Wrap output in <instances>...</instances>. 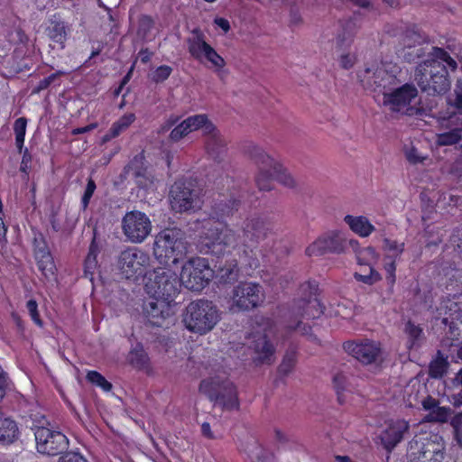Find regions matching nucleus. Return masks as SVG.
<instances>
[{"mask_svg": "<svg viewBox=\"0 0 462 462\" xmlns=\"http://www.w3.org/2000/svg\"><path fill=\"white\" fill-rule=\"evenodd\" d=\"M271 231V225L263 217H247L242 226L243 235L236 233L228 225L212 226L205 232V254L220 257L237 248L240 260L250 268H257V247Z\"/></svg>", "mask_w": 462, "mask_h": 462, "instance_id": "f257e3e1", "label": "nucleus"}, {"mask_svg": "<svg viewBox=\"0 0 462 462\" xmlns=\"http://www.w3.org/2000/svg\"><path fill=\"white\" fill-rule=\"evenodd\" d=\"M414 80L420 90L429 96H441L450 89L447 67L437 60H425L414 71Z\"/></svg>", "mask_w": 462, "mask_h": 462, "instance_id": "f03ea898", "label": "nucleus"}, {"mask_svg": "<svg viewBox=\"0 0 462 462\" xmlns=\"http://www.w3.org/2000/svg\"><path fill=\"white\" fill-rule=\"evenodd\" d=\"M199 391L215 405L224 410L230 411L239 407L236 388L224 375L217 374L203 379L199 383Z\"/></svg>", "mask_w": 462, "mask_h": 462, "instance_id": "7ed1b4c3", "label": "nucleus"}, {"mask_svg": "<svg viewBox=\"0 0 462 462\" xmlns=\"http://www.w3.org/2000/svg\"><path fill=\"white\" fill-rule=\"evenodd\" d=\"M186 253V242L180 230L167 228L156 236L153 254L162 264H176Z\"/></svg>", "mask_w": 462, "mask_h": 462, "instance_id": "20e7f679", "label": "nucleus"}, {"mask_svg": "<svg viewBox=\"0 0 462 462\" xmlns=\"http://www.w3.org/2000/svg\"><path fill=\"white\" fill-rule=\"evenodd\" d=\"M218 319L217 307L211 301L200 299L186 307L183 322L189 331L203 335L213 329Z\"/></svg>", "mask_w": 462, "mask_h": 462, "instance_id": "39448f33", "label": "nucleus"}, {"mask_svg": "<svg viewBox=\"0 0 462 462\" xmlns=\"http://www.w3.org/2000/svg\"><path fill=\"white\" fill-rule=\"evenodd\" d=\"M180 288V277L171 269L157 268L146 276L145 291L150 297L172 302Z\"/></svg>", "mask_w": 462, "mask_h": 462, "instance_id": "423d86ee", "label": "nucleus"}, {"mask_svg": "<svg viewBox=\"0 0 462 462\" xmlns=\"http://www.w3.org/2000/svg\"><path fill=\"white\" fill-rule=\"evenodd\" d=\"M170 202L172 209L180 213L200 208L202 189L196 180H178L171 188Z\"/></svg>", "mask_w": 462, "mask_h": 462, "instance_id": "0eeeda50", "label": "nucleus"}, {"mask_svg": "<svg viewBox=\"0 0 462 462\" xmlns=\"http://www.w3.org/2000/svg\"><path fill=\"white\" fill-rule=\"evenodd\" d=\"M407 462H441L444 458V444L441 437L415 436L408 444Z\"/></svg>", "mask_w": 462, "mask_h": 462, "instance_id": "6e6552de", "label": "nucleus"}, {"mask_svg": "<svg viewBox=\"0 0 462 462\" xmlns=\"http://www.w3.org/2000/svg\"><path fill=\"white\" fill-rule=\"evenodd\" d=\"M212 277L213 271L208 260L202 257H192L182 265L180 280L181 285L188 290L200 291L208 284Z\"/></svg>", "mask_w": 462, "mask_h": 462, "instance_id": "1a4fd4ad", "label": "nucleus"}, {"mask_svg": "<svg viewBox=\"0 0 462 462\" xmlns=\"http://www.w3.org/2000/svg\"><path fill=\"white\" fill-rule=\"evenodd\" d=\"M264 299V291L259 283L242 282L232 290L230 310L233 311H249L260 306Z\"/></svg>", "mask_w": 462, "mask_h": 462, "instance_id": "9d476101", "label": "nucleus"}, {"mask_svg": "<svg viewBox=\"0 0 462 462\" xmlns=\"http://www.w3.org/2000/svg\"><path fill=\"white\" fill-rule=\"evenodd\" d=\"M418 89L413 84L406 83L392 92H383V103L393 112L412 116L416 113L415 100Z\"/></svg>", "mask_w": 462, "mask_h": 462, "instance_id": "9b49d317", "label": "nucleus"}, {"mask_svg": "<svg viewBox=\"0 0 462 462\" xmlns=\"http://www.w3.org/2000/svg\"><path fill=\"white\" fill-rule=\"evenodd\" d=\"M150 255L137 247H128L122 251L118 257V266L126 279L147 276L150 265Z\"/></svg>", "mask_w": 462, "mask_h": 462, "instance_id": "f8f14e48", "label": "nucleus"}, {"mask_svg": "<svg viewBox=\"0 0 462 462\" xmlns=\"http://www.w3.org/2000/svg\"><path fill=\"white\" fill-rule=\"evenodd\" d=\"M34 436L39 453L57 456L62 454L69 448V439L62 432L43 425L35 426Z\"/></svg>", "mask_w": 462, "mask_h": 462, "instance_id": "ddd939ff", "label": "nucleus"}, {"mask_svg": "<svg viewBox=\"0 0 462 462\" xmlns=\"http://www.w3.org/2000/svg\"><path fill=\"white\" fill-rule=\"evenodd\" d=\"M347 245L356 250L358 242L354 239H346L341 233L330 232L319 236L310 244L306 248V254L318 256L325 254H340L346 250Z\"/></svg>", "mask_w": 462, "mask_h": 462, "instance_id": "4468645a", "label": "nucleus"}, {"mask_svg": "<svg viewBox=\"0 0 462 462\" xmlns=\"http://www.w3.org/2000/svg\"><path fill=\"white\" fill-rule=\"evenodd\" d=\"M122 230L127 240L140 244L150 235L152 222L143 212L133 210L124 216Z\"/></svg>", "mask_w": 462, "mask_h": 462, "instance_id": "2eb2a0df", "label": "nucleus"}, {"mask_svg": "<svg viewBox=\"0 0 462 462\" xmlns=\"http://www.w3.org/2000/svg\"><path fill=\"white\" fill-rule=\"evenodd\" d=\"M343 347L363 365H379L383 360L380 344L373 340L346 342Z\"/></svg>", "mask_w": 462, "mask_h": 462, "instance_id": "dca6fc26", "label": "nucleus"}, {"mask_svg": "<svg viewBox=\"0 0 462 462\" xmlns=\"http://www.w3.org/2000/svg\"><path fill=\"white\" fill-rule=\"evenodd\" d=\"M245 152L254 163H267L272 168L274 180H277L287 187H293L295 185V181L291 174L288 173L280 163L271 158L261 147L254 143H249L245 146Z\"/></svg>", "mask_w": 462, "mask_h": 462, "instance_id": "f3484780", "label": "nucleus"}, {"mask_svg": "<svg viewBox=\"0 0 462 462\" xmlns=\"http://www.w3.org/2000/svg\"><path fill=\"white\" fill-rule=\"evenodd\" d=\"M171 301L150 297L143 304V314L152 326L162 327L168 318L172 315Z\"/></svg>", "mask_w": 462, "mask_h": 462, "instance_id": "a211bd4d", "label": "nucleus"}, {"mask_svg": "<svg viewBox=\"0 0 462 462\" xmlns=\"http://www.w3.org/2000/svg\"><path fill=\"white\" fill-rule=\"evenodd\" d=\"M358 77L365 88L383 95L386 92L387 86L393 81V76L383 68H367Z\"/></svg>", "mask_w": 462, "mask_h": 462, "instance_id": "6ab92c4d", "label": "nucleus"}, {"mask_svg": "<svg viewBox=\"0 0 462 462\" xmlns=\"http://www.w3.org/2000/svg\"><path fill=\"white\" fill-rule=\"evenodd\" d=\"M121 176L125 179L131 178L141 189H148L152 184L151 175L144 165V157L136 155L123 170Z\"/></svg>", "mask_w": 462, "mask_h": 462, "instance_id": "aec40b11", "label": "nucleus"}, {"mask_svg": "<svg viewBox=\"0 0 462 462\" xmlns=\"http://www.w3.org/2000/svg\"><path fill=\"white\" fill-rule=\"evenodd\" d=\"M409 422L404 420L391 421L380 435L384 448L388 451L393 449L402 440L403 435L409 430Z\"/></svg>", "mask_w": 462, "mask_h": 462, "instance_id": "412c9836", "label": "nucleus"}, {"mask_svg": "<svg viewBox=\"0 0 462 462\" xmlns=\"http://www.w3.org/2000/svg\"><path fill=\"white\" fill-rule=\"evenodd\" d=\"M240 208V200L234 198H226L219 196L215 199L211 208L210 216L212 218L217 219L220 224L218 227L224 226L222 223L227 217H232Z\"/></svg>", "mask_w": 462, "mask_h": 462, "instance_id": "4be33fe9", "label": "nucleus"}, {"mask_svg": "<svg viewBox=\"0 0 462 462\" xmlns=\"http://www.w3.org/2000/svg\"><path fill=\"white\" fill-rule=\"evenodd\" d=\"M226 140L217 127L205 136V148L208 157L217 163L224 161L226 154Z\"/></svg>", "mask_w": 462, "mask_h": 462, "instance_id": "5701e85b", "label": "nucleus"}, {"mask_svg": "<svg viewBox=\"0 0 462 462\" xmlns=\"http://www.w3.org/2000/svg\"><path fill=\"white\" fill-rule=\"evenodd\" d=\"M69 31V26L63 21L60 14H54L49 17L45 32L52 42L60 44L62 48L67 40Z\"/></svg>", "mask_w": 462, "mask_h": 462, "instance_id": "b1692460", "label": "nucleus"}, {"mask_svg": "<svg viewBox=\"0 0 462 462\" xmlns=\"http://www.w3.org/2000/svg\"><path fill=\"white\" fill-rule=\"evenodd\" d=\"M250 347L257 355L256 360L260 363L271 364L273 361L274 347L264 334H255L250 343Z\"/></svg>", "mask_w": 462, "mask_h": 462, "instance_id": "393cba45", "label": "nucleus"}, {"mask_svg": "<svg viewBox=\"0 0 462 462\" xmlns=\"http://www.w3.org/2000/svg\"><path fill=\"white\" fill-rule=\"evenodd\" d=\"M323 313L322 306L317 298L300 300L294 307L293 314L297 318L300 316L303 319H316Z\"/></svg>", "mask_w": 462, "mask_h": 462, "instance_id": "a878e982", "label": "nucleus"}, {"mask_svg": "<svg viewBox=\"0 0 462 462\" xmlns=\"http://www.w3.org/2000/svg\"><path fill=\"white\" fill-rule=\"evenodd\" d=\"M19 434L16 421L12 417L0 411V442L3 444L14 443L18 439Z\"/></svg>", "mask_w": 462, "mask_h": 462, "instance_id": "bb28decb", "label": "nucleus"}, {"mask_svg": "<svg viewBox=\"0 0 462 462\" xmlns=\"http://www.w3.org/2000/svg\"><path fill=\"white\" fill-rule=\"evenodd\" d=\"M191 34L187 39L189 52L194 59L201 60L203 54L210 45L206 42L205 35L200 29L195 28Z\"/></svg>", "mask_w": 462, "mask_h": 462, "instance_id": "cd10ccee", "label": "nucleus"}, {"mask_svg": "<svg viewBox=\"0 0 462 462\" xmlns=\"http://www.w3.org/2000/svg\"><path fill=\"white\" fill-rule=\"evenodd\" d=\"M344 221L349 226L353 232L362 237L368 236L374 230V226L363 216L354 217L346 215L344 217Z\"/></svg>", "mask_w": 462, "mask_h": 462, "instance_id": "c85d7f7f", "label": "nucleus"}, {"mask_svg": "<svg viewBox=\"0 0 462 462\" xmlns=\"http://www.w3.org/2000/svg\"><path fill=\"white\" fill-rule=\"evenodd\" d=\"M184 122L189 133L201 129L204 136L212 133L216 127L204 114L189 116Z\"/></svg>", "mask_w": 462, "mask_h": 462, "instance_id": "c756f323", "label": "nucleus"}, {"mask_svg": "<svg viewBox=\"0 0 462 462\" xmlns=\"http://www.w3.org/2000/svg\"><path fill=\"white\" fill-rule=\"evenodd\" d=\"M244 450L247 454L251 462H273L272 457L255 439H250L246 442Z\"/></svg>", "mask_w": 462, "mask_h": 462, "instance_id": "7c9ffc66", "label": "nucleus"}, {"mask_svg": "<svg viewBox=\"0 0 462 462\" xmlns=\"http://www.w3.org/2000/svg\"><path fill=\"white\" fill-rule=\"evenodd\" d=\"M259 168V173L255 178L256 184L261 190L272 189L271 180H274L272 168L264 162L255 163Z\"/></svg>", "mask_w": 462, "mask_h": 462, "instance_id": "2f4dec72", "label": "nucleus"}, {"mask_svg": "<svg viewBox=\"0 0 462 462\" xmlns=\"http://www.w3.org/2000/svg\"><path fill=\"white\" fill-rule=\"evenodd\" d=\"M129 363L135 368L142 369L148 365L149 357L143 345L137 344L128 354Z\"/></svg>", "mask_w": 462, "mask_h": 462, "instance_id": "473e14b6", "label": "nucleus"}, {"mask_svg": "<svg viewBox=\"0 0 462 462\" xmlns=\"http://www.w3.org/2000/svg\"><path fill=\"white\" fill-rule=\"evenodd\" d=\"M135 120V115L134 113H128L119 118L118 121L113 124L109 133L106 134L105 139L115 138L118 136L122 132L126 130Z\"/></svg>", "mask_w": 462, "mask_h": 462, "instance_id": "72a5a7b5", "label": "nucleus"}, {"mask_svg": "<svg viewBox=\"0 0 462 462\" xmlns=\"http://www.w3.org/2000/svg\"><path fill=\"white\" fill-rule=\"evenodd\" d=\"M404 333L408 337V343L410 344V347L419 346L423 338L422 328L420 326L415 325L411 320H408L405 323Z\"/></svg>", "mask_w": 462, "mask_h": 462, "instance_id": "f704fd0d", "label": "nucleus"}, {"mask_svg": "<svg viewBox=\"0 0 462 462\" xmlns=\"http://www.w3.org/2000/svg\"><path fill=\"white\" fill-rule=\"evenodd\" d=\"M462 129L455 128L448 132L437 134V143L440 146L453 145L461 142L462 143Z\"/></svg>", "mask_w": 462, "mask_h": 462, "instance_id": "c9c22d12", "label": "nucleus"}, {"mask_svg": "<svg viewBox=\"0 0 462 462\" xmlns=\"http://www.w3.org/2000/svg\"><path fill=\"white\" fill-rule=\"evenodd\" d=\"M239 277V268L236 261L230 263L219 269V281L225 283L236 282Z\"/></svg>", "mask_w": 462, "mask_h": 462, "instance_id": "e433bc0d", "label": "nucleus"}, {"mask_svg": "<svg viewBox=\"0 0 462 462\" xmlns=\"http://www.w3.org/2000/svg\"><path fill=\"white\" fill-rule=\"evenodd\" d=\"M448 363L443 356H438L432 360L429 366V375L431 378H441L448 370Z\"/></svg>", "mask_w": 462, "mask_h": 462, "instance_id": "4c0bfd02", "label": "nucleus"}, {"mask_svg": "<svg viewBox=\"0 0 462 462\" xmlns=\"http://www.w3.org/2000/svg\"><path fill=\"white\" fill-rule=\"evenodd\" d=\"M26 126L27 119L25 117H19L14 121V131L15 134V145L19 152H23Z\"/></svg>", "mask_w": 462, "mask_h": 462, "instance_id": "58836bf2", "label": "nucleus"}, {"mask_svg": "<svg viewBox=\"0 0 462 462\" xmlns=\"http://www.w3.org/2000/svg\"><path fill=\"white\" fill-rule=\"evenodd\" d=\"M341 27L342 32L337 34V42L338 45L345 46L351 42L356 32V23L352 20H348Z\"/></svg>", "mask_w": 462, "mask_h": 462, "instance_id": "ea45409f", "label": "nucleus"}, {"mask_svg": "<svg viewBox=\"0 0 462 462\" xmlns=\"http://www.w3.org/2000/svg\"><path fill=\"white\" fill-rule=\"evenodd\" d=\"M425 38L414 29H407L402 36V48L412 49L424 42Z\"/></svg>", "mask_w": 462, "mask_h": 462, "instance_id": "a19ab883", "label": "nucleus"}, {"mask_svg": "<svg viewBox=\"0 0 462 462\" xmlns=\"http://www.w3.org/2000/svg\"><path fill=\"white\" fill-rule=\"evenodd\" d=\"M363 273L356 272L354 277L365 284H374L381 279L380 273L373 266L366 267Z\"/></svg>", "mask_w": 462, "mask_h": 462, "instance_id": "79ce46f5", "label": "nucleus"}, {"mask_svg": "<svg viewBox=\"0 0 462 462\" xmlns=\"http://www.w3.org/2000/svg\"><path fill=\"white\" fill-rule=\"evenodd\" d=\"M383 248L387 253L385 255L393 256L394 259H399L404 250V243H399L396 240L385 238L383 240Z\"/></svg>", "mask_w": 462, "mask_h": 462, "instance_id": "37998d69", "label": "nucleus"}, {"mask_svg": "<svg viewBox=\"0 0 462 462\" xmlns=\"http://www.w3.org/2000/svg\"><path fill=\"white\" fill-rule=\"evenodd\" d=\"M154 21L149 15H142L138 20L137 35L142 40H146L152 29L153 28Z\"/></svg>", "mask_w": 462, "mask_h": 462, "instance_id": "c03bdc74", "label": "nucleus"}, {"mask_svg": "<svg viewBox=\"0 0 462 462\" xmlns=\"http://www.w3.org/2000/svg\"><path fill=\"white\" fill-rule=\"evenodd\" d=\"M286 329L288 332H299L302 336L309 337L310 339L315 340L316 337L310 333L311 327L303 323L302 320L297 319L294 321H290L286 326Z\"/></svg>", "mask_w": 462, "mask_h": 462, "instance_id": "a18cd8bd", "label": "nucleus"}, {"mask_svg": "<svg viewBox=\"0 0 462 462\" xmlns=\"http://www.w3.org/2000/svg\"><path fill=\"white\" fill-rule=\"evenodd\" d=\"M400 51V56L402 57L407 62H413L417 59L421 58L425 55V50L422 44L417 45L412 49L402 48Z\"/></svg>", "mask_w": 462, "mask_h": 462, "instance_id": "49530a36", "label": "nucleus"}, {"mask_svg": "<svg viewBox=\"0 0 462 462\" xmlns=\"http://www.w3.org/2000/svg\"><path fill=\"white\" fill-rule=\"evenodd\" d=\"M396 260L393 256L385 255L383 258V269L386 273V280L389 285L393 286L396 281Z\"/></svg>", "mask_w": 462, "mask_h": 462, "instance_id": "de8ad7c7", "label": "nucleus"}, {"mask_svg": "<svg viewBox=\"0 0 462 462\" xmlns=\"http://www.w3.org/2000/svg\"><path fill=\"white\" fill-rule=\"evenodd\" d=\"M203 58H205L216 70H220L226 66L225 60L211 46L207 49L203 54Z\"/></svg>", "mask_w": 462, "mask_h": 462, "instance_id": "09e8293b", "label": "nucleus"}, {"mask_svg": "<svg viewBox=\"0 0 462 462\" xmlns=\"http://www.w3.org/2000/svg\"><path fill=\"white\" fill-rule=\"evenodd\" d=\"M296 364V354L294 351H288L278 367V373L282 375H288Z\"/></svg>", "mask_w": 462, "mask_h": 462, "instance_id": "8fccbe9b", "label": "nucleus"}, {"mask_svg": "<svg viewBox=\"0 0 462 462\" xmlns=\"http://www.w3.org/2000/svg\"><path fill=\"white\" fill-rule=\"evenodd\" d=\"M449 409L437 405L426 416V420L430 422H445L448 420L449 415Z\"/></svg>", "mask_w": 462, "mask_h": 462, "instance_id": "3c124183", "label": "nucleus"}, {"mask_svg": "<svg viewBox=\"0 0 462 462\" xmlns=\"http://www.w3.org/2000/svg\"><path fill=\"white\" fill-rule=\"evenodd\" d=\"M451 397L455 405L462 404V368L453 379Z\"/></svg>", "mask_w": 462, "mask_h": 462, "instance_id": "603ef678", "label": "nucleus"}, {"mask_svg": "<svg viewBox=\"0 0 462 462\" xmlns=\"http://www.w3.org/2000/svg\"><path fill=\"white\" fill-rule=\"evenodd\" d=\"M450 424L453 428L454 440L458 446L457 450H462V411L452 418Z\"/></svg>", "mask_w": 462, "mask_h": 462, "instance_id": "864d4df0", "label": "nucleus"}, {"mask_svg": "<svg viewBox=\"0 0 462 462\" xmlns=\"http://www.w3.org/2000/svg\"><path fill=\"white\" fill-rule=\"evenodd\" d=\"M432 55L434 58H431L430 60H437L440 61L441 63L446 62L452 70H455L457 67V64L456 60L450 57V55L443 49L433 47L432 48Z\"/></svg>", "mask_w": 462, "mask_h": 462, "instance_id": "5fc2aeb1", "label": "nucleus"}, {"mask_svg": "<svg viewBox=\"0 0 462 462\" xmlns=\"http://www.w3.org/2000/svg\"><path fill=\"white\" fill-rule=\"evenodd\" d=\"M87 379L93 384L101 387L106 392H109L112 389V384L97 371L88 372Z\"/></svg>", "mask_w": 462, "mask_h": 462, "instance_id": "6e6d98bb", "label": "nucleus"}, {"mask_svg": "<svg viewBox=\"0 0 462 462\" xmlns=\"http://www.w3.org/2000/svg\"><path fill=\"white\" fill-rule=\"evenodd\" d=\"M97 264V248L94 245V243L89 246V252L85 259L84 268L85 274H93V271L96 269Z\"/></svg>", "mask_w": 462, "mask_h": 462, "instance_id": "4d7b16f0", "label": "nucleus"}, {"mask_svg": "<svg viewBox=\"0 0 462 462\" xmlns=\"http://www.w3.org/2000/svg\"><path fill=\"white\" fill-rule=\"evenodd\" d=\"M172 72V69L168 65H162L158 67L152 73V80L155 83L163 82L166 80L170 75Z\"/></svg>", "mask_w": 462, "mask_h": 462, "instance_id": "13d9d810", "label": "nucleus"}, {"mask_svg": "<svg viewBox=\"0 0 462 462\" xmlns=\"http://www.w3.org/2000/svg\"><path fill=\"white\" fill-rule=\"evenodd\" d=\"M189 134L184 120L173 128L170 134V139L172 142H179L184 136Z\"/></svg>", "mask_w": 462, "mask_h": 462, "instance_id": "bf43d9fd", "label": "nucleus"}, {"mask_svg": "<svg viewBox=\"0 0 462 462\" xmlns=\"http://www.w3.org/2000/svg\"><path fill=\"white\" fill-rule=\"evenodd\" d=\"M96 188L97 186L95 181L92 179H89L88 180L87 187L81 199V205L84 209L88 208L90 199L93 196Z\"/></svg>", "mask_w": 462, "mask_h": 462, "instance_id": "052dcab7", "label": "nucleus"}, {"mask_svg": "<svg viewBox=\"0 0 462 462\" xmlns=\"http://www.w3.org/2000/svg\"><path fill=\"white\" fill-rule=\"evenodd\" d=\"M27 310L32 318V319L34 321L35 324L42 327V321L40 318L39 312H38V304L36 300H30L26 303Z\"/></svg>", "mask_w": 462, "mask_h": 462, "instance_id": "680f3d73", "label": "nucleus"}, {"mask_svg": "<svg viewBox=\"0 0 462 462\" xmlns=\"http://www.w3.org/2000/svg\"><path fill=\"white\" fill-rule=\"evenodd\" d=\"M346 376L343 374H337L333 377L334 387L337 390V393L338 394L337 398L340 402H343L342 397L340 395V391H344L346 389Z\"/></svg>", "mask_w": 462, "mask_h": 462, "instance_id": "e2e57ef3", "label": "nucleus"}, {"mask_svg": "<svg viewBox=\"0 0 462 462\" xmlns=\"http://www.w3.org/2000/svg\"><path fill=\"white\" fill-rule=\"evenodd\" d=\"M38 264L39 268L44 273L45 275H47L45 272H49L51 273H53L54 265L52 258L49 253L42 254V259L39 261Z\"/></svg>", "mask_w": 462, "mask_h": 462, "instance_id": "0e129e2a", "label": "nucleus"}, {"mask_svg": "<svg viewBox=\"0 0 462 462\" xmlns=\"http://www.w3.org/2000/svg\"><path fill=\"white\" fill-rule=\"evenodd\" d=\"M58 462H88L80 453L79 452H67L60 457Z\"/></svg>", "mask_w": 462, "mask_h": 462, "instance_id": "69168bd1", "label": "nucleus"}, {"mask_svg": "<svg viewBox=\"0 0 462 462\" xmlns=\"http://www.w3.org/2000/svg\"><path fill=\"white\" fill-rule=\"evenodd\" d=\"M65 72L63 71H57L56 73H53L51 75H50L49 77L47 78H44L43 79H42L39 84H38V87H37V90L40 91V90H43V89H46L47 88H49L51 86V84H52L60 75H64Z\"/></svg>", "mask_w": 462, "mask_h": 462, "instance_id": "338daca9", "label": "nucleus"}, {"mask_svg": "<svg viewBox=\"0 0 462 462\" xmlns=\"http://www.w3.org/2000/svg\"><path fill=\"white\" fill-rule=\"evenodd\" d=\"M406 159L410 163L417 164L422 162L425 159L422 155H420L418 150L415 147H411L407 150L405 152Z\"/></svg>", "mask_w": 462, "mask_h": 462, "instance_id": "774afa93", "label": "nucleus"}]
</instances>
